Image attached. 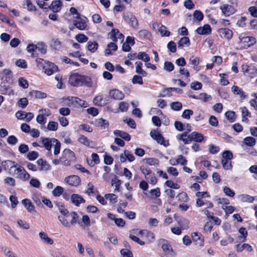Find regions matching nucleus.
I'll return each instance as SVG.
<instances>
[{"instance_id": "obj_41", "label": "nucleus", "mask_w": 257, "mask_h": 257, "mask_svg": "<svg viewBox=\"0 0 257 257\" xmlns=\"http://www.w3.org/2000/svg\"><path fill=\"white\" fill-rule=\"evenodd\" d=\"M165 193L168 197L169 203H170V201H172L175 196L176 193L175 191L171 189H167L165 190Z\"/></svg>"}, {"instance_id": "obj_8", "label": "nucleus", "mask_w": 257, "mask_h": 257, "mask_svg": "<svg viewBox=\"0 0 257 257\" xmlns=\"http://www.w3.org/2000/svg\"><path fill=\"white\" fill-rule=\"evenodd\" d=\"M64 181L69 185L74 187H77L80 185L81 179L77 175H72L66 177Z\"/></svg>"}, {"instance_id": "obj_2", "label": "nucleus", "mask_w": 257, "mask_h": 257, "mask_svg": "<svg viewBox=\"0 0 257 257\" xmlns=\"http://www.w3.org/2000/svg\"><path fill=\"white\" fill-rule=\"evenodd\" d=\"M176 138L178 141H182L185 145H187L190 144L192 141L201 143L203 141L204 137L200 133L193 132L188 135H187V133L178 134L176 136Z\"/></svg>"}, {"instance_id": "obj_53", "label": "nucleus", "mask_w": 257, "mask_h": 257, "mask_svg": "<svg viewBox=\"0 0 257 257\" xmlns=\"http://www.w3.org/2000/svg\"><path fill=\"white\" fill-rule=\"evenodd\" d=\"M58 124L57 122L50 121L47 125V129L51 131H56L58 129Z\"/></svg>"}, {"instance_id": "obj_50", "label": "nucleus", "mask_w": 257, "mask_h": 257, "mask_svg": "<svg viewBox=\"0 0 257 257\" xmlns=\"http://www.w3.org/2000/svg\"><path fill=\"white\" fill-rule=\"evenodd\" d=\"M165 185L170 188V189H178L180 188V185L177 183H174L172 180H167L165 183Z\"/></svg>"}, {"instance_id": "obj_55", "label": "nucleus", "mask_w": 257, "mask_h": 257, "mask_svg": "<svg viewBox=\"0 0 257 257\" xmlns=\"http://www.w3.org/2000/svg\"><path fill=\"white\" fill-rule=\"evenodd\" d=\"M64 192V188L58 186H57L52 191L53 196L55 197L60 196Z\"/></svg>"}, {"instance_id": "obj_27", "label": "nucleus", "mask_w": 257, "mask_h": 257, "mask_svg": "<svg viewBox=\"0 0 257 257\" xmlns=\"http://www.w3.org/2000/svg\"><path fill=\"white\" fill-rule=\"evenodd\" d=\"M43 66V69H45L44 72L47 75L50 76L54 72H57L59 70L58 65H48L49 67L52 66L51 68H46L45 65H41Z\"/></svg>"}, {"instance_id": "obj_26", "label": "nucleus", "mask_w": 257, "mask_h": 257, "mask_svg": "<svg viewBox=\"0 0 257 257\" xmlns=\"http://www.w3.org/2000/svg\"><path fill=\"white\" fill-rule=\"evenodd\" d=\"M39 235L40 238L43 241V242L48 244H53V240L51 238L48 237L46 233L41 231L39 233Z\"/></svg>"}, {"instance_id": "obj_18", "label": "nucleus", "mask_w": 257, "mask_h": 257, "mask_svg": "<svg viewBox=\"0 0 257 257\" xmlns=\"http://www.w3.org/2000/svg\"><path fill=\"white\" fill-rule=\"evenodd\" d=\"M71 203L76 206H79L81 203H85V200L82 197L77 194H73L71 196Z\"/></svg>"}, {"instance_id": "obj_25", "label": "nucleus", "mask_w": 257, "mask_h": 257, "mask_svg": "<svg viewBox=\"0 0 257 257\" xmlns=\"http://www.w3.org/2000/svg\"><path fill=\"white\" fill-rule=\"evenodd\" d=\"M114 134L126 141H130L131 139L130 135L127 133L120 130L114 131Z\"/></svg>"}, {"instance_id": "obj_23", "label": "nucleus", "mask_w": 257, "mask_h": 257, "mask_svg": "<svg viewBox=\"0 0 257 257\" xmlns=\"http://www.w3.org/2000/svg\"><path fill=\"white\" fill-rule=\"evenodd\" d=\"M192 240L198 244L199 245H203L204 242L203 238L202 237V234L199 232H193L192 234Z\"/></svg>"}, {"instance_id": "obj_47", "label": "nucleus", "mask_w": 257, "mask_h": 257, "mask_svg": "<svg viewBox=\"0 0 257 257\" xmlns=\"http://www.w3.org/2000/svg\"><path fill=\"white\" fill-rule=\"evenodd\" d=\"M87 186L88 188L86 191V193H87L88 195H90L91 194H96L99 193L98 190H94V187L93 185L90 182L88 183Z\"/></svg>"}, {"instance_id": "obj_6", "label": "nucleus", "mask_w": 257, "mask_h": 257, "mask_svg": "<svg viewBox=\"0 0 257 257\" xmlns=\"http://www.w3.org/2000/svg\"><path fill=\"white\" fill-rule=\"evenodd\" d=\"M239 39V44L240 46L242 48L245 49H247L250 46L254 45L256 42L255 38L253 37H242L241 36H240Z\"/></svg>"}, {"instance_id": "obj_52", "label": "nucleus", "mask_w": 257, "mask_h": 257, "mask_svg": "<svg viewBox=\"0 0 257 257\" xmlns=\"http://www.w3.org/2000/svg\"><path fill=\"white\" fill-rule=\"evenodd\" d=\"M39 156V153L36 151L29 152L27 155V159L30 161L35 160Z\"/></svg>"}, {"instance_id": "obj_29", "label": "nucleus", "mask_w": 257, "mask_h": 257, "mask_svg": "<svg viewBox=\"0 0 257 257\" xmlns=\"http://www.w3.org/2000/svg\"><path fill=\"white\" fill-rule=\"evenodd\" d=\"M22 202L30 212L35 211V206L29 199H24Z\"/></svg>"}, {"instance_id": "obj_45", "label": "nucleus", "mask_w": 257, "mask_h": 257, "mask_svg": "<svg viewBox=\"0 0 257 257\" xmlns=\"http://www.w3.org/2000/svg\"><path fill=\"white\" fill-rule=\"evenodd\" d=\"M37 50H38L42 54H45L47 52V46L45 43L43 42L38 43L37 44Z\"/></svg>"}, {"instance_id": "obj_3", "label": "nucleus", "mask_w": 257, "mask_h": 257, "mask_svg": "<svg viewBox=\"0 0 257 257\" xmlns=\"http://www.w3.org/2000/svg\"><path fill=\"white\" fill-rule=\"evenodd\" d=\"M60 160L66 166H70L72 162L76 160L75 153L69 149H65L63 151L62 156Z\"/></svg>"}, {"instance_id": "obj_64", "label": "nucleus", "mask_w": 257, "mask_h": 257, "mask_svg": "<svg viewBox=\"0 0 257 257\" xmlns=\"http://www.w3.org/2000/svg\"><path fill=\"white\" fill-rule=\"evenodd\" d=\"M36 121L41 124H45L47 121V118L43 114H38L36 117Z\"/></svg>"}, {"instance_id": "obj_38", "label": "nucleus", "mask_w": 257, "mask_h": 257, "mask_svg": "<svg viewBox=\"0 0 257 257\" xmlns=\"http://www.w3.org/2000/svg\"><path fill=\"white\" fill-rule=\"evenodd\" d=\"M243 144L249 147H253L255 145V139L251 137H246L243 139Z\"/></svg>"}, {"instance_id": "obj_30", "label": "nucleus", "mask_w": 257, "mask_h": 257, "mask_svg": "<svg viewBox=\"0 0 257 257\" xmlns=\"http://www.w3.org/2000/svg\"><path fill=\"white\" fill-rule=\"evenodd\" d=\"M76 106L85 107V101L77 97H72L69 99Z\"/></svg>"}, {"instance_id": "obj_16", "label": "nucleus", "mask_w": 257, "mask_h": 257, "mask_svg": "<svg viewBox=\"0 0 257 257\" xmlns=\"http://www.w3.org/2000/svg\"><path fill=\"white\" fill-rule=\"evenodd\" d=\"M63 6L62 2L60 0L52 1L50 6H48V9L52 10L53 13H57L60 11Z\"/></svg>"}, {"instance_id": "obj_11", "label": "nucleus", "mask_w": 257, "mask_h": 257, "mask_svg": "<svg viewBox=\"0 0 257 257\" xmlns=\"http://www.w3.org/2000/svg\"><path fill=\"white\" fill-rule=\"evenodd\" d=\"M222 14L226 17H228L236 12V9L234 6L228 4H224L220 7Z\"/></svg>"}, {"instance_id": "obj_12", "label": "nucleus", "mask_w": 257, "mask_h": 257, "mask_svg": "<svg viewBox=\"0 0 257 257\" xmlns=\"http://www.w3.org/2000/svg\"><path fill=\"white\" fill-rule=\"evenodd\" d=\"M80 76L78 73L71 74L69 78V84L74 87L80 86Z\"/></svg>"}, {"instance_id": "obj_13", "label": "nucleus", "mask_w": 257, "mask_h": 257, "mask_svg": "<svg viewBox=\"0 0 257 257\" xmlns=\"http://www.w3.org/2000/svg\"><path fill=\"white\" fill-rule=\"evenodd\" d=\"M2 166L5 170L9 171L10 173H11V171L13 168H15L19 166V164L11 160H5L2 162Z\"/></svg>"}, {"instance_id": "obj_43", "label": "nucleus", "mask_w": 257, "mask_h": 257, "mask_svg": "<svg viewBox=\"0 0 257 257\" xmlns=\"http://www.w3.org/2000/svg\"><path fill=\"white\" fill-rule=\"evenodd\" d=\"M187 163V160L186 159V158L183 155H180L178 156V157L176 160V163H171V164L174 166L178 164H180L182 165H186Z\"/></svg>"}, {"instance_id": "obj_33", "label": "nucleus", "mask_w": 257, "mask_h": 257, "mask_svg": "<svg viewBox=\"0 0 257 257\" xmlns=\"http://www.w3.org/2000/svg\"><path fill=\"white\" fill-rule=\"evenodd\" d=\"M30 94L36 98H44L47 97V94L38 90H33L30 92Z\"/></svg>"}, {"instance_id": "obj_39", "label": "nucleus", "mask_w": 257, "mask_h": 257, "mask_svg": "<svg viewBox=\"0 0 257 257\" xmlns=\"http://www.w3.org/2000/svg\"><path fill=\"white\" fill-rule=\"evenodd\" d=\"M37 164L40 166L39 168V170L42 171L43 170H48L49 169V166L47 164V162L45 160H44L43 159H39L37 161Z\"/></svg>"}, {"instance_id": "obj_51", "label": "nucleus", "mask_w": 257, "mask_h": 257, "mask_svg": "<svg viewBox=\"0 0 257 257\" xmlns=\"http://www.w3.org/2000/svg\"><path fill=\"white\" fill-rule=\"evenodd\" d=\"M221 164L223 169L225 170H230L232 168L230 160L222 159Z\"/></svg>"}, {"instance_id": "obj_62", "label": "nucleus", "mask_w": 257, "mask_h": 257, "mask_svg": "<svg viewBox=\"0 0 257 257\" xmlns=\"http://www.w3.org/2000/svg\"><path fill=\"white\" fill-rule=\"evenodd\" d=\"M28 104V100L26 97L20 98L18 102V105L22 108L26 107Z\"/></svg>"}, {"instance_id": "obj_1", "label": "nucleus", "mask_w": 257, "mask_h": 257, "mask_svg": "<svg viewBox=\"0 0 257 257\" xmlns=\"http://www.w3.org/2000/svg\"><path fill=\"white\" fill-rule=\"evenodd\" d=\"M56 205L58 207L59 211L61 214L58 217V220L62 224L66 227L69 228L71 225H74L78 222L79 216L76 212H69L61 202H56Z\"/></svg>"}, {"instance_id": "obj_48", "label": "nucleus", "mask_w": 257, "mask_h": 257, "mask_svg": "<svg viewBox=\"0 0 257 257\" xmlns=\"http://www.w3.org/2000/svg\"><path fill=\"white\" fill-rule=\"evenodd\" d=\"M137 58L142 60L145 62H148L150 61V57L145 52H140L138 54Z\"/></svg>"}, {"instance_id": "obj_54", "label": "nucleus", "mask_w": 257, "mask_h": 257, "mask_svg": "<svg viewBox=\"0 0 257 257\" xmlns=\"http://www.w3.org/2000/svg\"><path fill=\"white\" fill-rule=\"evenodd\" d=\"M171 108L175 111H179L182 108V104L179 101H175L171 103Z\"/></svg>"}, {"instance_id": "obj_10", "label": "nucleus", "mask_w": 257, "mask_h": 257, "mask_svg": "<svg viewBox=\"0 0 257 257\" xmlns=\"http://www.w3.org/2000/svg\"><path fill=\"white\" fill-rule=\"evenodd\" d=\"M0 77H1L2 83L4 84L9 82L12 80L13 73L12 71L8 69H5L0 72Z\"/></svg>"}, {"instance_id": "obj_21", "label": "nucleus", "mask_w": 257, "mask_h": 257, "mask_svg": "<svg viewBox=\"0 0 257 257\" xmlns=\"http://www.w3.org/2000/svg\"><path fill=\"white\" fill-rule=\"evenodd\" d=\"M196 32L200 35H209L211 33V28L209 25L206 24L203 27L198 28Z\"/></svg>"}, {"instance_id": "obj_20", "label": "nucleus", "mask_w": 257, "mask_h": 257, "mask_svg": "<svg viewBox=\"0 0 257 257\" xmlns=\"http://www.w3.org/2000/svg\"><path fill=\"white\" fill-rule=\"evenodd\" d=\"M110 37L113 41H117V39L122 41L123 35L119 32L118 30L113 29L109 33Z\"/></svg>"}, {"instance_id": "obj_44", "label": "nucleus", "mask_w": 257, "mask_h": 257, "mask_svg": "<svg viewBox=\"0 0 257 257\" xmlns=\"http://www.w3.org/2000/svg\"><path fill=\"white\" fill-rule=\"evenodd\" d=\"M140 170L142 173L145 175V178L148 180L149 179V175L152 173V170L149 167L144 166H142L140 167Z\"/></svg>"}, {"instance_id": "obj_40", "label": "nucleus", "mask_w": 257, "mask_h": 257, "mask_svg": "<svg viewBox=\"0 0 257 257\" xmlns=\"http://www.w3.org/2000/svg\"><path fill=\"white\" fill-rule=\"evenodd\" d=\"M98 126H100L102 129H105L108 127L109 122L102 118L98 119L96 121Z\"/></svg>"}, {"instance_id": "obj_56", "label": "nucleus", "mask_w": 257, "mask_h": 257, "mask_svg": "<svg viewBox=\"0 0 257 257\" xmlns=\"http://www.w3.org/2000/svg\"><path fill=\"white\" fill-rule=\"evenodd\" d=\"M150 193L151 194V197L154 198H158L161 195L160 189L159 187L151 189Z\"/></svg>"}, {"instance_id": "obj_58", "label": "nucleus", "mask_w": 257, "mask_h": 257, "mask_svg": "<svg viewBox=\"0 0 257 257\" xmlns=\"http://www.w3.org/2000/svg\"><path fill=\"white\" fill-rule=\"evenodd\" d=\"M120 252L123 257H133L132 252L128 248H122Z\"/></svg>"}, {"instance_id": "obj_34", "label": "nucleus", "mask_w": 257, "mask_h": 257, "mask_svg": "<svg viewBox=\"0 0 257 257\" xmlns=\"http://www.w3.org/2000/svg\"><path fill=\"white\" fill-rule=\"evenodd\" d=\"M98 43L95 41H89L87 43V49L91 53L95 52L98 49Z\"/></svg>"}, {"instance_id": "obj_15", "label": "nucleus", "mask_w": 257, "mask_h": 257, "mask_svg": "<svg viewBox=\"0 0 257 257\" xmlns=\"http://www.w3.org/2000/svg\"><path fill=\"white\" fill-rule=\"evenodd\" d=\"M219 36L223 39H230L233 35L232 31L227 28H220L218 30Z\"/></svg>"}, {"instance_id": "obj_28", "label": "nucleus", "mask_w": 257, "mask_h": 257, "mask_svg": "<svg viewBox=\"0 0 257 257\" xmlns=\"http://www.w3.org/2000/svg\"><path fill=\"white\" fill-rule=\"evenodd\" d=\"M240 109L241 111L242 121L248 122L249 120L246 116H248L249 117H250V113L247 108L245 106L241 107Z\"/></svg>"}, {"instance_id": "obj_63", "label": "nucleus", "mask_w": 257, "mask_h": 257, "mask_svg": "<svg viewBox=\"0 0 257 257\" xmlns=\"http://www.w3.org/2000/svg\"><path fill=\"white\" fill-rule=\"evenodd\" d=\"M19 84L22 88L26 89L29 86V84L28 81L24 78L23 77H20L19 79Z\"/></svg>"}, {"instance_id": "obj_35", "label": "nucleus", "mask_w": 257, "mask_h": 257, "mask_svg": "<svg viewBox=\"0 0 257 257\" xmlns=\"http://www.w3.org/2000/svg\"><path fill=\"white\" fill-rule=\"evenodd\" d=\"M176 198H177L178 201L181 202L185 203L188 202L189 200V197L187 193L183 191L179 193L177 195Z\"/></svg>"}, {"instance_id": "obj_57", "label": "nucleus", "mask_w": 257, "mask_h": 257, "mask_svg": "<svg viewBox=\"0 0 257 257\" xmlns=\"http://www.w3.org/2000/svg\"><path fill=\"white\" fill-rule=\"evenodd\" d=\"M92 161L90 165L91 166H94L95 164H98L100 162L99 157L97 154L93 153L91 154Z\"/></svg>"}, {"instance_id": "obj_19", "label": "nucleus", "mask_w": 257, "mask_h": 257, "mask_svg": "<svg viewBox=\"0 0 257 257\" xmlns=\"http://www.w3.org/2000/svg\"><path fill=\"white\" fill-rule=\"evenodd\" d=\"M109 94L111 98L116 100H121L124 96V94L121 91L116 89L110 90Z\"/></svg>"}, {"instance_id": "obj_37", "label": "nucleus", "mask_w": 257, "mask_h": 257, "mask_svg": "<svg viewBox=\"0 0 257 257\" xmlns=\"http://www.w3.org/2000/svg\"><path fill=\"white\" fill-rule=\"evenodd\" d=\"M42 142L45 149L50 151L52 148V141L48 138H41Z\"/></svg>"}, {"instance_id": "obj_4", "label": "nucleus", "mask_w": 257, "mask_h": 257, "mask_svg": "<svg viewBox=\"0 0 257 257\" xmlns=\"http://www.w3.org/2000/svg\"><path fill=\"white\" fill-rule=\"evenodd\" d=\"M150 134L151 138L155 140L158 144L163 145L164 147L169 146V141L165 140L164 137L158 130H152Z\"/></svg>"}, {"instance_id": "obj_14", "label": "nucleus", "mask_w": 257, "mask_h": 257, "mask_svg": "<svg viewBox=\"0 0 257 257\" xmlns=\"http://www.w3.org/2000/svg\"><path fill=\"white\" fill-rule=\"evenodd\" d=\"M135 158L134 155L128 150H124L123 154L120 155V161L121 163L126 162V160L130 162L134 161Z\"/></svg>"}, {"instance_id": "obj_46", "label": "nucleus", "mask_w": 257, "mask_h": 257, "mask_svg": "<svg viewBox=\"0 0 257 257\" xmlns=\"http://www.w3.org/2000/svg\"><path fill=\"white\" fill-rule=\"evenodd\" d=\"M78 142L85 146H90V141L84 135H80L78 138Z\"/></svg>"}, {"instance_id": "obj_5", "label": "nucleus", "mask_w": 257, "mask_h": 257, "mask_svg": "<svg viewBox=\"0 0 257 257\" xmlns=\"http://www.w3.org/2000/svg\"><path fill=\"white\" fill-rule=\"evenodd\" d=\"M160 241L165 242L162 245V248L164 252L162 257H175L176 253L174 251L171 245L168 242V241L164 239H161Z\"/></svg>"}, {"instance_id": "obj_49", "label": "nucleus", "mask_w": 257, "mask_h": 257, "mask_svg": "<svg viewBox=\"0 0 257 257\" xmlns=\"http://www.w3.org/2000/svg\"><path fill=\"white\" fill-rule=\"evenodd\" d=\"M225 116L230 122H234L235 120V113L233 111H226L225 113Z\"/></svg>"}, {"instance_id": "obj_24", "label": "nucleus", "mask_w": 257, "mask_h": 257, "mask_svg": "<svg viewBox=\"0 0 257 257\" xmlns=\"http://www.w3.org/2000/svg\"><path fill=\"white\" fill-rule=\"evenodd\" d=\"M78 20H75L73 21L74 25L79 30H83L87 26L86 21L82 19L79 17V19H77Z\"/></svg>"}, {"instance_id": "obj_61", "label": "nucleus", "mask_w": 257, "mask_h": 257, "mask_svg": "<svg viewBox=\"0 0 257 257\" xmlns=\"http://www.w3.org/2000/svg\"><path fill=\"white\" fill-rule=\"evenodd\" d=\"M86 111L88 114L95 116L98 115L99 111L97 108L94 107H90L86 109Z\"/></svg>"}, {"instance_id": "obj_22", "label": "nucleus", "mask_w": 257, "mask_h": 257, "mask_svg": "<svg viewBox=\"0 0 257 257\" xmlns=\"http://www.w3.org/2000/svg\"><path fill=\"white\" fill-rule=\"evenodd\" d=\"M231 89L232 91L234 94L239 95L240 99L243 100L246 97L247 95L245 94V92L241 88H239L238 86L233 85Z\"/></svg>"}, {"instance_id": "obj_59", "label": "nucleus", "mask_w": 257, "mask_h": 257, "mask_svg": "<svg viewBox=\"0 0 257 257\" xmlns=\"http://www.w3.org/2000/svg\"><path fill=\"white\" fill-rule=\"evenodd\" d=\"M75 39L79 43L86 42L88 39L86 36L82 34H79L76 35Z\"/></svg>"}, {"instance_id": "obj_7", "label": "nucleus", "mask_w": 257, "mask_h": 257, "mask_svg": "<svg viewBox=\"0 0 257 257\" xmlns=\"http://www.w3.org/2000/svg\"><path fill=\"white\" fill-rule=\"evenodd\" d=\"M242 69L245 74L250 78L257 76V69L254 65H241Z\"/></svg>"}, {"instance_id": "obj_31", "label": "nucleus", "mask_w": 257, "mask_h": 257, "mask_svg": "<svg viewBox=\"0 0 257 257\" xmlns=\"http://www.w3.org/2000/svg\"><path fill=\"white\" fill-rule=\"evenodd\" d=\"M240 200L242 202L252 203L255 200V197L248 194H241L239 196Z\"/></svg>"}, {"instance_id": "obj_42", "label": "nucleus", "mask_w": 257, "mask_h": 257, "mask_svg": "<svg viewBox=\"0 0 257 257\" xmlns=\"http://www.w3.org/2000/svg\"><path fill=\"white\" fill-rule=\"evenodd\" d=\"M180 66L181 67L180 68L179 73L182 76V78L184 79L188 78L190 76L188 70L183 67L185 65Z\"/></svg>"}, {"instance_id": "obj_9", "label": "nucleus", "mask_w": 257, "mask_h": 257, "mask_svg": "<svg viewBox=\"0 0 257 257\" xmlns=\"http://www.w3.org/2000/svg\"><path fill=\"white\" fill-rule=\"evenodd\" d=\"M139 234L144 237L147 243H151L154 241L155 239V235L154 232L147 229L141 230Z\"/></svg>"}, {"instance_id": "obj_32", "label": "nucleus", "mask_w": 257, "mask_h": 257, "mask_svg": "<svg viewBox=\"0 0 257 257\" xmlns=\"http://www.w3.org/2000/svg\"><path fill=\"white\" fill-rule=\"evenodd\" d=\"M93 103L95 105L102 106L105 104L102 95L96 96L93 99Z\"/></svg>"}, {"instance_id": "obj_60", "label": "nucleus", "mask_w": 257, "mask_h": 257, "mask_svg": "<svg viewBox=\"0 0 257 257\" xmlns=\"http://www.w3.org/2000/svg\"><path fill=\"white\" fill-rule=\"evenodd\" d=\"M132 83L133 84H143V80L142 76L138 75H134L132 79Z\"/></svg>"}, {"instance_id": "obj_36", "label": "nucleus", "mask_w": 257, "mask_h": 257, "mask_svg": "<svg viewBox=\"0 0 257 257\" xmlns=\"http://www.w3.org/2000/svg\"><path fill=\"white\" fill-rule=\"evenodd\" d=\"M190 44V40L188 37H183L180 39L178 43V47L182 48L185 45L187 46Z\"/></svg>"}, {"instance_id": "obj_17", "label": "nucleus", "mask_w": 257, "mask_h": 257, "mask_svg": "<svg viewBox=\"0 0 257 257\" xmlns=\"http://www.w3.org/2000/svg\"><path fill=\"white\" fill-rule=\"evenodd\" d=\"M80 86H85L88 87H91L93 86V82L90 76L81 75Z\"/></svg>"}]
</instances>
